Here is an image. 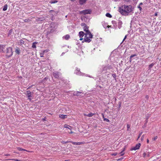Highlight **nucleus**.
<instances>
[{"label":"nucleus","instance_id":"680f3d73","mask_svg":"<svg viewBox=\"0 0 161 161\" xmlns=\"http://www.w3.org/2000/svg\"><path fill=\"white\" fill-rule=\"evenodd\" d=\"M71 0V1H72V2H74V1H75V0Z\"/></svg>","mask_w":161,"mask_h":161},{"label":"nucleus","instance_id":"37998d69","mask_svg":"<svg viewBox=\"0 0 161 161\" xmlns=\"http://www.w3.org/2000/svg\"><path fill=\"white\" fill-rule=\"evenodd\" d=\"M69 47V46H68L67 47L66 45L65 46V47L64 46V48H63V49L64 50V48L65 47L66 48H68Z\"/></svg>","mask_w":161,"mask_h":161},{"label":"nucleus","instance_id":"864d4df0","mask_svg":"<svg viewBox=\"0 0 161 161\" xmlns=\"http://www.w3.org/2000/svg\"><path fill=\"white\" fill-rule=\"evenodd\" d=\"M24 43V41H21V42H20V43L21 44H23Z\"/></svg>","mask_w":161,"mask_h":161},{"label":"nucleus","instance_id":"6ab92c4d","mask_svg":"<svg viewBox=\"0 0 161 161\" xmlns=\"http://www.w3.org/2000/svg\"><path fill=\"white\" fill-rule=\"evenodd\" d=\"M70 38V36L69 35H66L65 36H64L63 37V38L64 39H65L67 40L69 39Z\"/></svg>","mask_w":161,"mask_h":161},{"label":"nucleus","instance_id":"473e14b6","mask_svg":"<svg viewBox=\"0 0 161 161\" xmlns=\"http://www.w3.org/2000/svg\"><path fill=\"white\" fill-rule=\"evenodd\" d=\"M18 149L19 151H25V150L20 147H18Z\"/></svg>","mask_w":161,"mask_h":161},{"label":"nucleus","instance_id":"dca6fc26","mask_svg":"<svg viewBox=\"0 0 161 161\" xmlns=\"http://www.w3.org/2000/svg\"><path fill=\"white\" fill-rule=\"evenodd\" d=\"M82 92H81L79 91H75L73 93V95L74 96H79L80 95V94Z\"/></svg>","mask_w":161,"mask_h":161},{"label":"nucleus","instance_id":"9d476101","mask_svg":"<svg viewBox=\"0 0 161 161\" xmlns=\"http://www.w3.org/2000/svg\"><path fill=\"white\" fill-rule=\"evenodd\" d=\"M85 34L84 33L83 31H80L79 32V34L80 37V41L82 40H83L82 37L84 36V35H85Z\"/></svg>","mask_w":161,"mask_h":161},{"label":"nucleus","instance_id":"f03ea898","mask_svg":"<svg viewBox=\"0 0 161 161\" xmlns=\"http://www.w3.org/2000/svg\"><path fill=\"white\" fill-rule=\"evenodd\" d=\"M91 41H81V44H80V42H79L77 41V42H76V44L78 45V47H79V49L78 50V51L77 52V53L80 56L83 55V52L82 51L81 49V48L82 47V44H81L84 43V42H86L88 43H89Z\"/></svg>","mask_w":161,"mask_h":161},{"label":"nucleus","instance_id":"423d86ee","mask_svg":"<svg viewBox=\"0 0 161 161\" xmlns=\"http://www.w3.org/2000/svg\"><path fill=\"white\" fill-rule=\"evenodd\" d=\"M26 95L27 96L28 99L30 101H31L32 100V97L31 94V92L30 91H27Z\"/></svg>","mask_w":161,"mask_h":161},{"label":"nucleus","instance_id":"393cba45","mask_svg":"<svg viewBox=\"0 0 161 161\" xmlns=\"http://www.w3.org/2000/svg\"><path fill=\"white\" fill-rule=\"evenodd\" d=\"M155 64V63H153L151 64H150L148 66L149 69H150L151 68H152L153 67V66Z\"/></svg>","mask_w":161,"mask_h":161},{"label":"nucleus","instance_id":"58836bf2","mask_svg":"<svg viewBox=\"0 0 161 161\" xmlns=\"http://www.w3.org/2000/svg\"><path fill=\"white\" fill-rule=\"evenodd\" d=\"M121 106V103L120 102H119V105L118 107L119 108H120Z\"/></svg>","mask_w":161,"mask_h":161},{"label":"nucleus","instance_id":"1a4fd4ad","mask_svg":"<svg viewBox=\"0 0 161 161\" xmlns=\"http://www.w3.org/2000/svg\"><path fill=\"white\" fill-rule=\"evenodd\" d=\"M54 31V30L53 29L52 27H49L47 29V35L50 34L53 32Z\"/></svg>","mask_w":161,"mask_h":161},{"label":"nucleus","instance_id":"412c9836","mask_svg":"<svg viewBox=\"0 0 161 161\" xmlns=\"http://www.w3.org/2000/svg\"><path fill=\"white\" fill-rule=\"evenodd\" d=\"M122 22L121 21H119V22L118 23V27L119 29H120L122 26Z\"/></svg>","mask_w":161,"mask_h":161},{"label":"nucleus","instance_id":"aec40b11","mask_svg":"<svg viewBox=\"0 0 161 161\" xmlns=\"http://www.w3.org/2000/svg\"><path fill=\"white\" fill-rule=\"evenodd\" d=\"M84 31L86 32V33L88 31H90L88 29V27L87 25H85L84 27Z\"/></svg>","mask_w":161,"mask_h":161},{"label":"nucleus","instance_id":"c9c22d12","mask_svg":"<svg viewBox=\"0 0 161 161\" xmlns=\"http://www.w3.org/2000/svg\"><path fill=\"white\" fill-rule=\"evenodd\" d=\"M45 50H44L43 51V53H41L40 54V57H43V55H44V53H44L45 52Z\"/></svg>","mask_w":161,"mask_h":161},{"label":"nucleus","instance_id":"13d9d810","mask_svg":"<svg viewBox=\"0 0 161 161\" xmlns=\"http://www.w3.org/2000/svg\"><path fill=\"white\" fill-rule=\"evenodd\" d=\"M73 133V132L72 131H71V132H70V134H72Z\"/></svg>","mask_w":161,"mask_h":161},{"label":"nucleus","instance_id":"69168bd1","mask_svg":"<svg viewBox=\"0 0 161 161\" xmlns=\"http://www.w3.org/2000/svg\"><path fill=\"white\" fill-rule=\"evenodd\" d=\"M100 39H102V38H100Z\"/></svg>","mask_w":161,"mask_h":161},{"label":"nucleus","instance_id":"f8f14e48","mask_svg":"<svg viewBox=\"0 0 161 161\" xmlns=\"http://www.w3.org/2000/svg\"><path fill=\"white\" fill-rule=\"evenodd\" d=\"M112 68V67L108 65L103 67V71L107 70L108 69H109Z\"/></svg>","mask_w":161,"mask_h":161},{"label":"nucleus","instance_id":"7c9ffc66","mask_svg":"<svg viewBox=\"0 0 161 161\" xmlns=\"http://www.w3.org/2000/svg\"><path fill=\"white\" fill-rule=\"evenodd\" d=\"M125 150V148H123V149L122 150L121 152L120 153V154L121 156H123V155H124V153H123V152Z\"/></svg>","mask_w":161,"mask_h":161},{"label":"nucleus","instance_id":"a19ab883","mask_svg":"<svg viewBox=\"0 0 161 161\" xmlns=\"http://www.w3.org/2000/svg\"><path fill=\"white\" fill-rule=\"evenodd\" d=\"M81 26H84V27L85 25H86V24L85 23H82L81 24Z\"/></svg>","mask_w":161,"mask_h":161},{"label":"nucleus","instance_id":"f3484780","mask_svg":"<svg viewBox=\"0 0 161 161\" xmlns=\"http://www.w3.org/2000/svg\"><path fill=\"white\" fill-rule=\"evenodd\" d=\"M87 0H79V3L80 5H82L86 3Z\"/></svg>","mask_w":161,"mask_h":161},{"label":"nucleus","instance_id":"4c0bfd02","mask_svg":"<svg viewBox=\"0 0 161 161\" xmlns=\"http://www.w3.org/2000/svg\"><path fill=\"white\" fill-rule=\"evenodd\" d=\"M68 50L67 49L65 51V52H63L61 54V55H63L65 53L67 52L68 51Z\"/></svg>","mask_w":161,"mask_h":161},{"label":"nucleus","instance_id":"4468645a","mask_svg":"<svg viewBox=\"0 0 161 161\" xmlns=\"http://www.w3.org/2000/svg\"><path fill=\"white\" fill-rule=\"evenodd\" d=\"M137 55V54H134L133 55H131L130 57L129 58V61L130 63L133 60V59H134V57H135Z\"/></svg>","mask_w":161,"mask_h":161},{"label":"nucleus","instance_id":"c03bdc74","mask_svg":"<svg viewBox=\"0 0 161 161\" xmlns=\"http://www.w3.org/2000/svg\"><path fill=\"white\" fill-rule=\"evenodd\" d=\"M4 156H10V154H5L4 155Z\"/></svg>","mask_w":161,"mask_h":161},{"label":"nucleus","instance_id":"4be33fe9","mask_svg":"<svg viewBox=\"0 0 161 161\" xmlns=\"http://www.w3.org/2000/svg\"><path fill=\"white\" fill-rule=\"evenodd\" d=\"M64 127L65 128H68V129H70V130H71L72 128V127L71 126H70L69 125H67L66 124L64 125Z\"/></svg>","mask_w":161,"mask_h":161},{"label":"nucleus","instance_id":"bf43d9fd","mask_svg":"<svg viewBox=\"0 0 161 161\" xmlns=\"http://www.w3.org/2000/svg\"><path fill=\"white\" fill-rule=\"evenodd\" d=\"M147 143H148L149 142V140H148V139H147Z\"/></svg>","mask_w":161,"mask_h":161},{"label":"nucleus","instance_id":"0eeeda50","mask_svg":"<svg viewBox=\"0 0 161 161\" xmlns=\"http://www.w3.org/2000/svg\"><path fill=\"white\" fill-rule=\"evenodd\" d=\"M141 145L140 143L137 144L136 145L135 147L131 148L130 149V150H136L137 149H138L139 148Z\"/></svg>","mask_w":161,"mask_h":161},{"label":"nucleus","instance_id":"4d7b16f0","mask_svg":"<svg viewBox=\"0 0 161 161\" xmlns=\"http://www.w3.org/2000/svg\"><path fill=\"white\" fill-rule=\"evenodd\" d=\"M97 87H99L100 88H101L102 87L100 86H98Z\"/></svg>","mask_w":161,"mask_h":161},{"label":"nucleus","instance_id":"ea45409f","mask_svg":"<svg viewBox=\"0 0 161 161\" xmlns=\"http://www.w3.org/2000/svg\"><path fill=\"white\" fill-rule=\"evenodd\" d=\"M123 158H120L119 159H117V161H120L121 160H122L123 159Z\"/></svg>","mask_w":161,"mask_h":161},{"label":"nucleus","instance_id":"cd10ccee","mask_svg":"<svg viewBox=\"0 0 161 161\" xmlns=\"http://www.w3.org/2000/svg\"><path fill=\"white\" fill-rule=\"evenodd\" d=\"M102 116H103V118L104 119H104V121H106V122H109V120L107 118H104V114H102Z\"/></svg>","mask_w":161,"mask_h":161},{"label":"nucleus","instance_id":"79ce46f5","mask_svg":"<svg viewBox=\"0 0 161 161\" xmlns=\"http://www.w3.org/2000/svg\"><path fill=\"white\" fill-rule=\"evenodd\" d=\"M130 126L129 125H128V124L127 125V127L128 129H128L129 128H130Z\"/></svg>","mask_w":161,"mask_h":161},{"label":"nucleus","instance_id":"39448f33","mask_svg":"<svg viewBox=\"0 0 161 161\" xmlns=\"http://www.w3.org/2000/svg\"><path fill=\"white\" fill-rule=\"evenodd\" d=\"M92 12V10L90 9H86L80 11V14H91Z\"/></svg>","mask_w":161,"mask_h":161},{"label":"nucleus","instance_id":"603ef678","mask_svg":"<svg viewBox=\"0 0 161 161\" xmlns=\"http://www.w3.org/2000/svg\"><path fill=\"white\" fill-rule=\"evenodd\" d=\"M32 86H29V87L27 88V89H30V88H31V87H32Z\"/></svg>","mask_w":161,"mask_h":161},{"label":"nucleus","instance_id":"8fccbe9b","mask_svg":"<svg viewBox=\"0 0 161 161\" xmlns=\"http://www.w3.org/2000/svg\"><path fill=\"white\" fill-rule=\"evenodd\" d=\"M112 23L113 24H116V22L114 21H112Z\"/></svg>","mask_w":161,"mask_h":161},{"label":"nucleus","instance_id":"6e6d98bb","mask_svg":"<svg viewBox=\"0 0 161 161\" xmlns=\"http://www.w3.org/2000/svg\"><path fill=\"white\" fill-rule=\"evenodd\" d=\"M116 155H117V153H114V154H113V155H114V156H116Z\"/></svg>","mask_w":161,"mask_h":161},{"label":"nucleus","instance_id":"f257e3e1","mask_svg":"<svg viewBox=\"0 0 161 161\" xmlns=\"http://www.w3.org/2000/svg\"><path fill=\"white\" fill-rule=\"evenodd\" d=\"M132 11V6L130 5H123L119 8V11L123 15H128Z\"/></svg>","mask_w":161,"mask_h":161},{"label":"nucleus","instance_id":"7ed1b4c3","mask_svg":"<svg viewBox=\"0 0 161 161\" xmlns=\"http://www.w3.org/2000/svg\"><path fill=\"white\" fill-rule=\"evenodd\" d=\"M85 37L84 40H92L90 38H92L93 35H92L90 31H88L85 34Z\"/></svg>","mask_w":161,"mask_h":161},{"label":"nucleus","instance_id":"e2e57ef3","mask_svg":"<svg viewBox=\"0 0 161 161\" xmlns=\"http://www.w3.org/2000/svg\"><path fill=\"white\" fill-rule=\"evenodd\" d=\"M157 14L155 13V16H157Z\"/></svg>","mask_w":161,"mask_h":161},{"label":"nucleus","instance_id":"c85d7f7f","mask_svg":"<svg viewBox=\"0 0 161 161\" xmlns=\"http://www.w3.org/2000/svg\"><path fill=\"white\" fill-rule=\"evenodd\" d=\"M6 160H12L14 161H22L20 160H18V159H8Z\"/></svg>","mask_w":161,"mask_h":161},{"label":"nucleus","instance_id":"052dcab7","mask_svg":"<svg viewBox=\"0 0 161 161\" xmlns=\"http://www.w3.org/2000/svg\"><path fill=\"white\" fill-rule=\"evenodd\" d=\"M142 3H140V5H142Z\"/></svg>","mask_w":161,"mask_h":161},{"label":"nucleus","instance_id":"49530a36","mask_svg":"<svg viewBox=\"0 0 161 161\" xmlns=\"http://www.w3.org/2000/svg\"><path fill=\"white\" fill-rule=\"evenodd\" d=\"M68 142H64V141H62V143H67Z\"/></svg>","mask_w":161,"mask_h":161},{"label":"nucleus","instance_id":"5fc2aeb1","mask_svg":"<svg viewBox=\"0 0 161 161\" xmlns=\"http://www.w3.org/2000/svg\"><path fill=\"white\" fill-rule=\"evenodd\" d=\"M48 79V77L47 76H46L45 78V79L47 80Z\"/></svg>","mask_w":161,"mask_h":161},{"label":"nucleus","instance_id":"0e129e2a","mask_svg":"<svg viewBox=\"0 0 161 161\" xmlns=\"http://www.w3.org/2000/svg\"><path fill=\"white\" fill-rule=\"evenodd\" d=\"M124 41H122V42L121 43V44H122V43Z\"/></svg>","mask_w":161,"mask_h":161},{"label":"nucleus","instance_id":"ddd939ff","mask_svg":"<svg viewBox=\"0 0 161 161\" xmlns=\"http://www.w3.org/2000/svg\"><path fill=\"white\" fill-rule=\"evenodd\" d=\"M5 45L0 44V49L1 50L2 53H5V51L3 50V49L5 48Z\"/></svg>","mask_w":161,"mask_h":161},{"label":"nucleus","instance_id":"c756f323","mask_svg":"<svg viewBox=\"0 0 161 161\" xmlns=\"http://www.w3.org/2000/svg\"><path fill=\"white\" fill-rule=\"evenodd\" d=\"M106 16L109 18H111L112 17V16L109 13H106Z\"/></svg>","mask_w":161,"mask_h":161},{"label":"nucleus","instance_id":"72a5a7b5","mask_svg":"<svg viewBox=\"0 0 161 161\" xmlns=\"http://www.w3.org/2000/svg\"><path fill=\"white\" fill-rule=\"evenodd\" d=\"M112 76L114 79H116V75L115 74H113L112 75Z\"/></svg>","mask_w":161,"mask_h":161},{"label":"nucleus","instance_id":"2f4dec72","mask_svg":"<svg viewBox=\"0 0 161 161\" xmlns=\"http://www.w3.org/2000/svg\"><path fill=\"white\" fill-rule=\"evenodd\" d=\"M72 144L75 145H79L81 144L80 142H71Z\"/></svg>","mask_w":161,"mask_h":161},{"label":"nucleus","instance_id":"20e7f679","mask_svg":"<svg viewBox=\"0 0 161 161\" xmlns=\"http://www.w3.org/2000/svg\"><path fill=\"white\" fill-rule=\"evenodd\" d=\"M6 56L8 57H11L13 54V52L12 51V48L10 47H9L6 49Z\"/></svg>","mask_w":161,"mask_h":161},{"label":"nucleus","instance_id":"9b49d317","mask_svg":"<svg viewBox=\"0 0 161 161\" xmlns=\"http://www.w3.org/2000/svg\"><path fill=\"white\" fill-rule=\"evenodd\" d=\"M59 72H55L53 73V75L55 78L58 79L59 77Z\"/></svg>","mask_w":161,"mask_h":161},{"label":"nucleus","instance_id":"f704fd0d","mask_svg":"<svg viewBox=\"0 0 161 161\" xmlns=\"http://www.w3.org/2000/svg\"><path fill=\"white\" fill-rule=\"evenodd\" d=\"M51 3H57L58 2V1H56V0H54V1H51Z\"/></svg>","mask_w":161,"mask_h":161},{"label":"nucleus","instance_id":"09e8293b","mask_svg":"<svg viewBox=\"0 0 161 161\" xmlns=\"http://www.w3.org/2000/svg\"><path fill=\"white\" fill-rule=\"evenodd\" d=\"M138 8H139L140 10L142 9V8L139 6L138 7Z\"/></svg>","mask_w":161,"mask_h":161},{"label":"nucleus","instance_id":"b1692460","mask_svg":"<svg viewBox=\"0 0 161 161\" xmlns=\"http://www.w3.org/2000/svg\"><path fill=\"white\" fill-rule=\"evenodd\" d=\"M13 31L12 29L10 30L8 32V36H9L10 35H13Z\"/></svg>","mask_w":161,"mask_h":161},{"label":"nucleus","instance_id":"a211bd4d","mask_svg":"<svg viewBox=\"0 0 161 161\" xmlns=\"http://www.w3.org/2000/svg\"><path fill=\"white\" fill-rule=\"evenodd\" d=\"M95 114H94L92 113H89L88 114H84V115L85 116L88 117H91L93 115H94Z\"/></svg>","mask_w":161,"mask_h":161},{"label":"nucleus","instance_id":"5701e85b","mask_svg":"<svg viewBox=\"0 0 161 161\" xmlns=\"http://www.w3.org/2000/svg\"><path fill=\"white\" fill-rule=\"evenodd\" d=\"M38 43V42H33L32 44V47L33 48H36V45Z\"/></svg>","mask_w":161,"mask_h":161},{"label":"nucleus","instance_id":"bb28decb","mask_svg":"<svg viewBox=\"0 0 161 161\" xmlns=\"http://www.w3.org/2000/svg\"><path fill=\"white\" fill-rule=\"evenodd\" d=\"M67 115H64L63 114H61L60 116L59 117L63 119H64L66 118H67Z\"/></svg>","mask_w":161,"mask_h":161},{"label":"nucleus","instance_id":"de8ad7c7","mask_svg":"<svg viewBox=\"0 0 161 161\" xmlns=\"http://www.w3.org/2000/svg\"><path fill=\"white\" fill-rule=\"evenodd\" d=\"M126 37H127V36H125V37L123 39V40H125V39H126Z\"/></svg>","mask_w":161,"mask_h":161},{"label":"nucleus","instance_id":"3c124183","mask_svg":"<svg viewBox=\"0 0 161 161\" xmlns=\"http://www.w3.org/2000/svg\"><path fill=\"white\" fill-rule=\"evenodd\" d=\"M28 19H25L24 21L25 22H27L28 21Z\"/></svg>","mask_w":161,"mask_h":161},{"label":"nucleus","instance_id":"e433bc0d","mask_svg":"<svg viewBox=\"0 0 161 161\" xmlns=\"http://www.w3.org/2000/svg\"><path fill=\"white\" fill-rule=\"evenodd\" d=\"M103 25L104 28H105L106 27H108V28H109V27H111V26H109L108 25Z\"/></svg>","mask_w":161,"mask_h":161},{"label":"nucleus","instance_id":"a18cd8bd","mask_svg":"<svg viewBox=\"0 0 161 161\" xmlns=\"http://www.w3.org/2000/svg\"><path fill=\"white\" fill-rule=\"evenodd\" d=\"M157 137H158L157 136H156L154 137V138H153V140H155L156 139H157Z\"/></svg>","mask_w":161,"mask_h":161},{"label":"nucleus","instance_id":"2eb2a0df","mask_svg":"<svg viewBox=\"0 0 161 161\" xmlns=\"http://www.w3.org/2000/svg\"><path fill=\"white\" fill-rule=\"evenodd\" d=\"M15 53L17 54H19L20 53V50L19 48L17 47L15 49Z\"/></svg>","mask_w":161,"mask_h":161},{"label":"nucleus","instance_id":"6e6552de","mask_svg":"<svg viewBox=\"0 0 161 161\" xmlns=\"http://www.w3.org/2000/svg\"><path fill=\"white\" fill-rule=\"evenodd\" d=\"M80 69L76 68V69L75 71V73L76 74V75H81L83 74V73H81L80 71Z\"/></svg>","mask_w":161,"mask_h":161},{"label":"nucleus","instance_id":"a878e982","mask_svg":"<svg viewBox=\"0 0 161 161\" xmlns=\"http://www.w3.org/2000/svg\"><path fill=\"white\" fill-rule=\"evenodd\" d=\"M8 5L7 4H5L3 7V11H5L7 10V8H8Z\"/></svg>","mask_w":161,"mask_h":161}]
</instances>
